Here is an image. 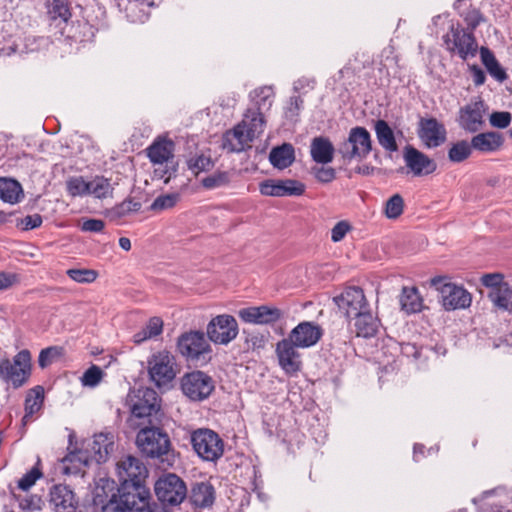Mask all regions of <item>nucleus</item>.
I'll use <instances>...</instances> for the list:
<instances>
[{
  "instance_id": "1",
  "label": "nucleus",
  "mask_w": 512,
  "mask_h": 512,
  "mask_svg": "<svg viewBox=\"0 0 512 512\" xmlns=\"http://www.w3.org/2000/svg\"><path fill=\"white\" fill-rule=\"evenodd\" d=\"M136 445L143 456L150 459L164 460L172 451L168 433L157 426L153 420L144 424L136 435Z\"/></svg>"
},
{
  "instance_id": "2",
  "label": "nucleus",
  "mask_w": 512,
  "mask_h": 512,
  "mask_svg": "<svg viewBox=\"0 0 512 512\" xmlns=\"http://www.w3.org/2000/svg\"><path fill=\"white\" fill-rule=\"evenodd\" d=\"M446 50L463 61L474 58L478 44L472 32L465 30L459 22L451 21L448 32L443 36Z\"/></svg>"
},
{
  "instance_id": "3",
  "label": "nucleus",
  "mask_w": 512,
  "mask_h": 512,
  "mask_svg": "<svg viewBox=\"0 0 512 512\" xmlns=\"http://www.w3.org/2000/svg\"><path fill=\"white\" fill-rule=\"evenodd\" d=\"M190 443L194 452L203 461L216 462L223 456L224 441L211 429L199 428L192 431Z\"/></svg>"
},
{
  "instance_id": "4",
  "label": "nucleus",
  "mask_w": 512,
  "mask_h": 512,
  "mask_svg": "<svg viewBox=\"0 0 512 512\" xmlns=\"http://www.w3.org/2000/svg\"><path fill=\"white\" fill-rule=\"evenodd\" d=\"M157 500L177 509L187 498L186 483L176 474L162 475L154 484Z\"/></svg>"
},
{
  "instance_id": "5",
  "label": "nucleus",
  "mask_w": 512,
  "mask_h": 512,
  "mask_svg": "<svg viewBox=\"0 0 512 512\" xmlns=\"http://www.w3.org/2000/svg\"><path fill=\"white\" fill-rule=\"evenodd\" d=\"M177 349L188 361L196 364H205L211 359V346L200 331L182 334L178 338Z\"/></svg>"
},
{
  "instance_id": "6",
  "label": "nucleus",
  "mask_w": 512,
  "mask_h": 512,
  "mask_svg": "<svg viewBox=\"0 0 512 512\" xmlns=\"http://www.w3.org/2000/svg\"><path fill=\"white\" fill-rule=\"evenodd\" d=\"M372 150V140L369 131L361 126L353 127L338 148V153L345 161L365 159Z\"/></svg>"
},
{
  "instance_id": "7",
  "label": "nucleus",
  "mask_w": 512,
  "mask_h": 512,
  "mask_svg": "<svg viewBox=\"0 0 512 512\" xmlns=\"http://www.w3.org/2000/svg\"><path fill=\"white\" fill-rule=\"evenodd\" d=\"M147 364L149 377L159 388L169 385L176 377L175 358L167 351L152 354Z\"/></svg>"
},
{
  "instance_id": "8",
  "label": "nucleus",
  "mask_w": 512,
  "mask_h": 512,
  "mask_svg": "<svg viewBox=\"0 0 512 512\" xmlns=\"http://www.w3.org/2000/svg\"><path fill=\"white\" fill-rule=\"evenodd\" d=\"M431 285L440 292L446 310L465 309L471 305V294L461 286L445 282V277L433 278Z\"/></svg>"
},
{
  "instance_id": "9",
  "label": "nucleus",
  "mask_w": 512,
  "mask_h": 512,
  "mask_svg": "<svg viewBox=\"0 0 512 512\" xmlns=\"http://www.w3.org/2000/svg\"><path fill=\"white\" fill-rule=\"evenodd\" d=\"M214 389V380L202 371L186 373L181 378V390L192 401L207 399Z\"/></svg>"
},
{
  "instance_id": "10",
  "label": "nucleus",
  "mask_w": 512,
  "mask_h": 512,
  "mask_svg": "<svg viewBox=\"0 0 512 512\" xmlns=\"http://www.w3.org/2000/svg\"><path fill=\"white\" fill-rule=\"evenodd\" d=\"M206 333L213 343L227 345L237 337L239 327L232 315L221 314L210 320Z\"/></svg>"
},
{
  "instance_id": "11",
  "label": "nucleus",
  "mask_w": 512,
  "mask_h": 512,
  "mask_svg": "<svg viewBox=\"0 0 512 512\" xmlns=\"http://www.w3.org/2000/svg\"><path fill=\"white\" fill-rule=\"evenodd\" d=\"M124 507L131 512H142L152 499L151 492L145 484L121 483L118 494H114Z\"/></svg>"
},
{
  "instance_id": "12",
  "label": "nucleus",
  "mask_w": 512,
  "mask_h": 512,
  "mask_svg": "<svg viewBox=\"0 0 512 512\" xmlns=\"http://www.w3.org/2000/svg\"><path fill=\"white\" fill-rule=\"evenodd\" d=\"M339 310L348 319H352L370 307L364 291L360 287H347L333 298Z\"/></svg>"
},
{
  "instance_id": "13",
  "label": "nucleus",
  "mask_w": 512,
  "mask_h": 512,
  "mask_svg": "<svg viewBox=\"0 0 512 512\" xmlns=\"http://www.w3.org/2000/svg\"><path fill=\"white\" fill-rule=\"evenodd\" d=\"M259 191L270 197L301 196L305 192V185L294 179H267L259 184Z\"/></svg>"
},
{
  "instance_id": "14",
  "label": "nucleus",
  "mask_w": 512,
  "mask_h": 512,
  "mask_svg": "<svg viewBox=\"0 0 512 512\" xmlns=\"http://www.w3.org/2000/svg\"><path fill=\"white\" fill-rule=\"evenodd\" d=\"M403 159L406 167L416 177L430 175L437 169V164L432 158L411 145L404 147Z\"/></svg>"
},
{
  "instance_id": "15",
  "label": "nucleus",
  "mask_w": 512,
  "mask_h": 512,
  "mask_svg": "<svg viewBox=\"0 0 512 512\" xmlns=\"http://www.w3.org/2000/svg\"><path fill=\"white\" fill-rule=\"evenodd\" d=\"M297 348L300 347L289 341L288 338H284L276 344L275 352L279 366L287 375H295L302 368L301 355Z\"/></svg>"
},
{
  "instance_id": "16",
  "label": "nucleus",
  "mask_w": 512,
  "mask_h": 512,
  "mask_svg": "<svg viewBox=\"0 0 512 512\" xmlns=\"http://www.w3.org/2000/svg\"><path fill=\"white\" fill-rule=\"evenodd\" d=\"M117 473L121 483L145 484L148 476L144 463L133 455H126L117 463Z\"/></svg>"
},
{
  "instance_id": "17",
  "label": "nucleus",
  "mask_w": 512,
  "mask_h": 512,
  "mask_svg": "<svg viewBox=\"0 0 512 512\" xmlns=\"http://www.w3.org/2000/svg\"><path fill=\"white\" fill-rule=\"evenodd\" d=\"M114 449V436L111 433H99L94 436L91 444V455L88 458L83 455V452L79 451L73 457H77L79 461L83 462L84 465H89L90 461H95L97 464L104 463L107 461L110 453Z\"/></svg>"
},
{
  "instance_id": "18",
  "label": "nucleus",
  "mask_w": 512,
  "mask_h": 512,
  "mask_svg": "<svg viewBox=\"0 0 512 512\" xmlns=\"http://www.w3.org/2000/svg\"><path fill=\"white\" fill-rule=\"evenodd\" d=\"M238 316L245 323L269 325L279 321L283 313L276 307L260 305L242 308L238 311Z\"/></svg>"
},
{
  "instance_id": "19",
  "label": "nucleus",
  "mask_w": 512,
  "mask_h": 512,
  "mask_svg": "<svg viewBox=\"0 0 512 512\" xmlns=\"http://www.w3.org/2000/svg\"><path fill=\"white\" fill-rule=\"evenodd\" d=\"M131 412L137 418H147V423L149 420L154 421L153 418H156L159 412L157 393L151 388L138 390Z\"/></svg>"
},
{
  "instance_id": "20",
  "label": "nucleus",
  "mask_w": 512,
  "mask_h": 512,
  "mask_svg": "<svg viewBox=\"0 0 512 512\" xmlns=\"http://www.w3.org/2000/svg\"><path fill=\"white\" fill-rule=\"evenodd\" d=\"M485 104L475 101L462 107L459 111V125L469 133H476L484 125Z\"/></svg>"
},
{
  "instance_id": "21",
  "label": "nucleus",
  "mask_w": 512,
  "mask_h": 512,
  "mask_svg": "<svg viewBox=\"0 0 512 512\" xmlns=\"http://www.w3.org/2000/svg\"><path fill=\"white\" fill-rule=\"evenodd\" d=\"M31 356L28 350L20 351L11 362V369L4 380L11 383L14 388L21 387L29 378L31 372Z\"/></svg>"
},
{
  "instance_id": "22",
  "label": "nucleus",
  "mask_w": 512,
  "mask_h": 512,
  "mask_svg": "<svg viewBox=\"0 0 512 512\" xmlns=\"http://www.w3.org/2000/svg\"><path fill=\"white\" fill-rule=\"evenodd\" d=\"M321 337L322 329L320 326L304 321L294 327L287 338L300 348H309L314 346Z\"/></svg>"
},
{
  "instance_id": "23",
  "label": "nucleus",
  "mask_w": 512,
  "mask_h": 512,
  "mask_svg": "<svg viewBox=\"0 0 512 512\" xmlns=\"http://www.w3.org/2000/svg\"><path fill=\"white\" fill-rule=\"evenodd\" d=\"M419 138L428 148L440 146L446 140V129L436 118L421 119Z\"/></svg>"
},
{
  "instance_id": "24",
  "label": "nucleus",
  "mask_w": 512,
  "mask_h": 512,
  "mask_svg": "<svg viewBox=\"0 0 512 512\" xmlns=\"http://www.w3.org/2000/svg\"><path fill=\"white\" fill-rule=\"evenodd\" d=\"M253 138L244 128V125L238 123L232 130H228L223 135L222 147L231 153H240L251 147Z\"/></svg>"
},
{
  "instance_id": "25",
  "label": "nucleus",
  "mask_w": 512,
  "mask_h": 512,
  "mask_svg": "<svg viewBox=\"0 0 512 512\" xmlns=\"http://www.w3.org/2000/svg\"><path fill=\"white\" fill-rule=\"evenodd\" d=\"M50 502L58 512H74L77 507L74 492L63 484L54 485L51 488Z\"/></svg>"
},
{
  "instance_id": "26",
  "label": "nucleus",
  "mask_w": 512,
  "mask_h": 512,
  "mask_svg": "<svg viewBox=\"0 0 512 512\" xmlns=\"http://www.w3.org/2000/svg\"><path fill=\"white\" fill-rule=\"evenodd\" d=\"M503 143V136L495 131L479 133L471 139L472 148L484 154L498 151Z\"/></svg>"
},
{
  "instance_id": "27",
  "label": "nucleus",
  "mask_w": 512,
  "mask_h": 512,
  "mask_svg": "<svg viewBox=\"0 0 512 512\" xmlns=\"http://www.w3.org/2000/svg\"><path fill=\"white\" fill-rule=\"evenodd\" d=\"M189 500L197 508H207L215 501V489L207 481L195 483L190 491Z\"/></svg>"
},
{
  "instance_id": "28",
  "label": "nucleus",
  "mask_w": 512,
  "mask_h": 512,
  "mask_svg": "<svg viewBox=\"0 0 512 512\" xmlns=\"http://www.w3.org/2000/svg\"><path fill=\"white\" fill-rule=\"evenodd\" d=\"M356 335L363 338L374 337L380 326L379 319L371 312L370 307L353 318Z\"/></svg>"
},
{
  "instance_id": "29",
  "label": "nucleus",
  "mask_w": 512,
  "mask_h": 512,
  "mask_svg": "<svg viewBox=\"0 0 512 512\" xmlns=\"http://www.w3.org/2000/svg\"><path fill=\"white\" fill-rule=\"evenodd\" d=\"M334 152L333 144L326 137H315L311 142L310 153L316 163H330L333 160Z\"/></svg>"
},
{
  "instance_id": "30",
  "label": "nucleus",
  "mask_w": 512,
  "mask_h": 512,
  "mask_svg": "<svg viewBox=\"0 0 512 512\" xmlns=\"http://www.w3.org/2000/svg\"><path fill=\"white\" fill-rule=\"evenodd\" d=\"M174 147L170 139L158 140L147 148V155L152 163L163 164L173 158Z\"/></svg>"
},
{
  "instance_id": "31",
  "label": "nucleus",
  "mask_w": 512,
  "mask_h": 512,
  "mask_svg": "<svg viewBox=\"0 0 512 512\" xmlns=\"http://www.w3.org/2000/svg\"><path fill=\"white\" fill-rule=\"evenodd\" d=\"M374 130L379 145L385 151L396 152L398 150L395 134L385 120H377L374 124Z\"/></svg>"
},
{
  "instance_id": "32",
  "label": "nucleus",
  "mask_w": 512,
  "mask_h": 512,
  "mask_svg": "<svg viewBox=\"0 0 512 512\" xmlns=\"http://www.w3.org/2000/svg\"><path fill=\"white\" fill-rule=\"evenodd\" d=\"M295 160V151L291 144L284 143L275 147L269 154V161L273 167L280 170L288 168Z\"/></svg>"
},
{
  "instance_id": "33",
  "label": "nucleus",
  "mask_w": 512,
  "mask_h": 512,
  "mask_svg": "<svg viewBox=\"0 0 512 512\" xmlns=\"http://www.w3.org/2000/svg\"><path fill=\"white\" fill-rule=\"evenodd\" d=\"M399 302L401 310L406 314L418 313L423 307V300L416 287H403Z\"/></svg>"
},
{
  "instance_id": "34",
  "label": "nucleus",
  "mask_w": 512,
  "mask_h": 512,
  "mask_svg": "<svg viewBox=\"0 0 512 512\" xmlns=\"http://www.w3.org/2000/svg\"><path fill=\"white\" fill-rule=\"evenodd\" d=\"M23 189L20 183L11 178H0V199L15 204L23 198Z\"/></svg>"
},
{
  "instance_id": "35",
  "label": "nucleus",
  "mask_w": 512,
  "mask_h": 512,
  "mask_svg": "<svg viewBox=\"0 0 512 512\" xmlns=\"http://www.w3.org/2000/svg\"><path fill=\"white\" fill-rule=\"evenodd\" d=\"M46 9L51 21L67 23L72 16L69 0H47Z\"/></svg>"
},
{
  "instance_id": "36",
  "label": "nucleus",
  "mask_w": 512,
  "mask_h": 512,
  "mask_svg": "<svg viewBox=\"0 0 512 512\" xmlns=\"http://www.w3.org/2000/svg\"><path fill=\"white\" fill-rule=\"evenodd\" d=\"M480 56L483 65L486 67L488 73L498 82L502 83L507 79V73L499 64L494 54L487 48H480Z\"/></svg>"
},
{
  "instance_id": "37",
  "label": "nucleus",
  "mask_w": 512,
  "mask_h": 512,
  "mask_svg": "<svg viewBox=\"0 0 512 512\" xmlns=\"http://www.w3.org/2000/svg\"><path fill=\"white\" fill-rule=\"evenodd\" d=\"M244 125L245 130L253 137L263 133L265 126V119L262 112L248 108L244 114L243 120L240 122Z\"/></svg>"
},
{
  "instance_id": "38",
  "label": "nucleus",
  "mask_w": 512,
  "mask_h": 512,
  "mask_svg": "<svg viewBox=\"0 0 512 512\" xmlns=\"http://www.w3.org/2000/svg\"><path fill=\"white\" fill-rule=\"evenodd\" d=\"M275 92L272 86H262L250 92L249 97L253 102L252 109L262 112L263 109H269L272 106Z\"/></svg>"
},
{
  "instance_id": "39",
  "label": "nucleus",
  "mask_w": 512,
  "mask_h": 512,
  "mask_svg": "<svg viewBox=\"0 0 512 512\" xmlns=\"http://www.w3.org/2000/svg\"><path fill=\"white\" fill-rule=\"evenodd\" d=\"M44 401V388L36 386L30 389L25 399V415L23 421L26 422L28 418L32 417L34 413L38 412L42 407Z\"/></svg>"
},
{
  "instance_id": "40",
  "label": "nucleus",
  "mask_w": 512,
  "mask_h": 512,
  "mask_svg": "<svg viewBox=\"0 0 512 512\" xmlns=\"http://www.w3.org/2000/svg\"><path fill=\"white\" fill-rule=\"evenodd\" d=\"M489 298L496 307L503 310H512V289L507 283L491 290Z\"/></svg>"
},
{
  "instance_id": "41",
  "label": "nucleus",
  "mask_w": 512,
  "mask_h": 512,
  "mask_svg": "<svg viewBox=\"0 0 512 512\" xmlns=\"http://www.w3.org/2000/svg\"><path fill=\"white\" fill-rule=\"evenodd\" d=\"M472 150L471 142L468 143L466 140L458 141L452 144L448 150V159L453 163H461L470 157Z\"/></svg>"
},
{
  "instance_id": "42",
  "label": "nucleus",
  "mask_w": 512,
  "mask_h": 512,
  "mask_svg": "<svg viewBox=\"0 0 512 512\" xmlns=\"http://www.w3.org/2000/svg\"><path fill=\"white\" fill-rule=\"evenodd\" d=\"M386 348L391 349L394 354H401L407 358L417 359L420 355V349L415 344L399 343L391 338L387 340Z\"/></svg>"
},
{
  "instance_id": "43",
  "label": "nucleus",
  "mask_w": 512,
  "mask_h": 512,
  "mask_svg": "<svg viewBox=\"0 0 512 512\" xmlns=\"http://www.w3.org/2000/svg\"><path fill=\"white\" fill-rule=\"evenodd\" d=\"M231 182V173L228 171H216L202 179L201 184L206 189H215L227 186Z\"/></svg>"
},
{
  "instance_id": "44",
  "label": "nucleus",
  "mask_w": 512,
  "mask_h": 512,
  "mask_svg": "<svg viewBox=\"0 0 512 512\" xmlns=\"http://www.w3.org/2000/svg\"><path fill=\"white\" fill-rule=\"evenodd\" d=\"M213 166L214 163L211 157L204 154L195 155L187 160L188 169L195 175H198L200 172L209 171Z\"/></svg>"
},
{
  "instance_id": "45",
  "label": "nucleus",
  "mask_w": 512,
  "mask_h": 512,
  "mask_svg": "<svg viewBox=\"0 0 512 512\" xmlns=\"http://www.w3.org/2000/svg\"><path fill=\"white\" fill-rule=\"evenodd\" d=\"M112 188L108 179L97 176L89 182V194L101 199L105 198Z\"/></svg>"
},
{
  "instance_id": "46",
  "label": "nucleus",
  "mask_w": 512,
  "mask_h": 512,
  "mask_svg": "<svg viewBox=\"0 0 512 512\" xmlns=\"http://www.w3.org/2000/svg\"><path fill=\"white\" fill-rule=\"evenodd\" d=\"M460 16L464 19L467 25L465 30L472 33L484 20L481 12L476 8H472L471 6H469L465 11H460Z\"/></svg>"
},
{
  "instance_id": "47",
  "label": "nucleus",
  "mask_w": 512,
  "mask_h": 512,
  "mask_svg": "<svg viewBox=\"0 0 512 512\" xmlns=\"http://www.w3.org/2000/svg\"><path fill=\"white\" fill-rule=\"evenodd\" d=\"M404 200L400 194H394L385 205V215L389 219H396L403 213Z\"/></svg>"
},
{
  "instance_id": "48",
  "label": "nucleus",
  "mask_w": 512,
  "mask_h": 512,
  "mask_svg": "<svg viewBox=\"0 0 512 512\" xmlns=\"http://www.w3.org/2000/svg\"><path fill=\"white\" fill-rule=\"evenodd\" d=\"M67 191L72 197L84 196L89 194V182H86L81 176L71 177L67 183Z\"/></svg>"
},
{
  "instance_id": "49",
  "label": "nucleus",
  "mask_w": 512,
  "mask_h": 512,
  "mask_svg": "<svg viewBox=\"0 0 512 512\" xmlns=\"http://www.w3.org/2000/svg\"><path fill=\"white\" fill-rule=\"evenodd\" d=\"M43 223L42 216L38 213L18 217L15 219V226L21 231H29L40 227Z\"/></svg>"
},
{
  "instance_id": "50",
  "label": "nucleus",
  "mask_w": 512,
  "mask_h": 512,
  "mask_svg": "<svg viewBox=\"0 0 512 512\" xmlns=\"http://www.w3.org/2000/svg\"><path fill=\"white\" fill-rule=\"evenodd\" d=\"M66 274L77 283H92L98 276L97 272L92 269H69Z\"/></svg>"
},
{
  "instance_id": "51",
  "label": "nucleus",
  "mask_w": 512,
  "mask_h": 512,
  "mask_svg": "<svg viewBox=\"0 0 512 512\" xmlns=\"http://www.w3.org/2000/svg\"><path fill=\"white\" fill-rule=\"evenodd\" d=\"M38 465L39 462L18 480L19 489L23 491L29 490L42 477L43 474Z\"/></svg>"
},
{
  "instance_id": "52",
  "label": "nucleus",
  "mask_w": 512,
  "mask_h": 512,
  "mask_svg": "<svg viewBox=\"0 0 512 512\" xmlns=\"http://www.w3.org/2000/svg\"><path fill=\"white\" fill-rule=\"evenodd\" d=\"M103 377V371L100 367L96 365H92L90 368H88L82 378L81 382L83 386L87 387H95L97 386Z\"/></svg>"
},
{
  "instance_id": "53",
  "label": "nucleus",
  "mask_w": 512,
  "mask_h": 512,
  "mask_svg": "<svg viewBox=\"0 0 512 512\" xmlns=\"http://www.w3.org/2000/svg\"><path fill=\"white\" fill-rule=\"evenodd\" d=\"M179 199L178 194H166L158 196L151 204L152 210H164L175 206Z\"/></svg>"
},
{
  "instance_id": "54",
  "label": "nucleus",
  "mask_w": 512,
  "mask_h": 512,
  "mask_svg": "<svg viewBox=\"0 0 512 512\" xmlns=\"http://www.w3.org/2000/svg\"><path fill=\"white\" fill-rule=\"evenodd\" d=\"M58 356H60V349L56 346L42 349L38 357V364L41 368H45L51 365Z\"/></svg>"
},
{
  "instance_id": "55",
  "label": "nucleus",
  "mask_w": 512,
  "mask_h": 512,
  "mask_svg": "<svg viewBox=\"0 0 512 512\" xmlns=\"http://www.w3.org/2000/svg\"><path fill=\"white\" fill-rule=\"evenodd\" d=\"M245 342L249 349H260L265 346L266 338L263 334L254 331L243 330Z\"/></svg>"
},
{
  "instance_id": "56",
  "label": "nucleus",
  "mask_w": 512,
  "mask_h": 512,
  "mask_svg": "<svg viewBox=\"0 0 512 512\" xmlns=\"http://www.w3.org/2000/svg\"><path fill=\"white\" fill-rule=\"evenodd\" d=\"M141 209V203L138 201H134L133 199L129 198L124 200L122 203H120L115 208V213L119 217L126 216L127 214L131 212H137Z\"/></svg>"
},
{
  "instance_id": "57",
  "label": "nucleus",
  "mask_w": 512,
  "mask_h": 512,
  "mask_svg": "<svg viewBox=\"0 0 512 512\" xmlns=\"http://www.w3.org/2000/svg\"><path fill=\"white\" fill-rule=\"evenodd\" d=\"M511 123V114L509 112H493L490 115V124L493 127L504 129Z\"/></svg>"
},
{
  "instance_id": "58",
  "label": "nucleus",
  "mask_w": 512,
  "mask_h": 512,
  "mask_svg": "<svg viewBox=\"0 0 512 512\" xmlns=\"http://www.w3.org/2000/svg\"><path fill=\"white\" fill-rule=\"evenodd\" d=\"M350 229L348 222L339 221L331 230V240L335 243L342 241Z\"/></svg>"
},
{
  "instance_id": "59",
  "label": "nucleus",
  "mask_w": 512,
  "mask_h": 512,
  "mask_svg": "<svg viewBox=\"0 0 512 512\" xmlns=\"http://www.w3.org/2000/svg\"><path fill=\"white\" fill-rule=\"evenodd\" d=\"M481 283L485 287L491 288V290H495L498 287H500V285L506 284L505 282H503V275L500 273L484 274L481 277Z\"/></svg>"
},
{
  "instance_id": "60",
  "label": "nucleus",
  "mask_w": 512,
  "mask_h": 512,
  "mask_svg": "<svg viewBox=\"0 0 512 512\" xmlns=\"http://www.w3.org/2000/svg\"><path fill=\"white\" fill-rule=\"evenodd\" d=\"M105 227V222L101 219L90 218L86 219L81 224V230L84 232H102Z\"/></svg>"
},
{
  "instance_id": "61",
  "label": "nucleus",
  "mask_w": 512,
  "mask_h": 512,
  "mask_svg": "<svg viewBox=\"0 0 512 512\" xmlns=\"http://www.w3.org/2000/svg\"><path fill=\"white\" fill-rule=\"evenodd\" d=\"M314 175L319 182L329 183L336 177L335 170L331 167H320L314 170Z\"/></svg>"
},
{
  "instance_id": "62",
  "label": "nucleus",
  "mask_w": 512,
  "mask_h": 512,
  "mask_svg": "<svg viewBox=\"0 0 512 512\" xmlns=\"http://www.w3.org/2000/svg\"><path fill=\"white\" fill-rule=\"evenodd\" d=\"M101 512H131L127 507H124L121 501L115 495L102 507Z\"/></svg>"
},
{
  "instance_id": "63",
  "label": "nucleus",
  "mask_w": 512,
  "mask_h": 512,
  "mask_svg": "<svg viewBox=\"0 0 512 512\" xmlns=\"http://www.w3.org/2000/svg\"><path fill=\"white\" fill-rule=\"evenodd\" d=\"M145 328L147 329L148 336L156 337L162 333L163 321L159 317H152L145 325Z\"/></svg>"
},
{
  "instance_id": "64",
  "label": "nucleus",
  "mask_w": 512,
  "mask_h": 512,
  "mask_svg": "<svg viewBox=\"0 0 512 512\" xmlns=\"http://www.w3.org/2000/svg\"><path fill=\"white\" fill-rule=\"evenodd\" d=\"M175 510L169 505L151 499L142 512H175Z\"/></svg>"
}]
</instances>
